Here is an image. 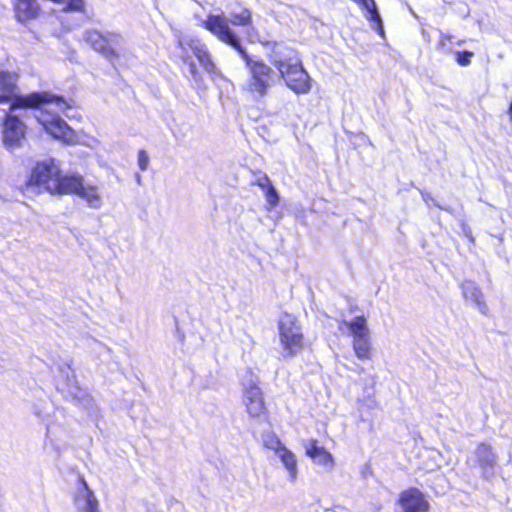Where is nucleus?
I'll list each match as a JSON object with an SVG mask.
<instances>
[{
  "instance_id": "f257e3e1",
  "label": "nucleus",
  "mask_w": 512,
  "mask_h": 512,
  "mask_svg": "<svg viewBox=\"0 0 512 512\" xmlns=\"http://www.w3.org/2000/svg\"><path fill=\"white\" fill-rule=\"evenodd\" d=\"M19 74L14 71H0V104H10V110L38 109V121L45 131L55 139H64V121L60 116L64 98L50 92L18 94Z\"/></svg>"
},
{
  "instance_id": "f03ea898",
  "label": "nucleus",
  "mask_w": 512,
  "mask_h": 512,
  "mask_svg": "<svg viewBox=\"0 0 512 512\" xmlns=\"http://www.w3.org/2000/svg\"><path fill=\"white\" fill-rule=\"evenodd\" d=\"M200 26L218 41L233 48L243 59L249 72L245 91L257 99L266 96L274 81V70L263 60H253L250 57L240 36L229 27L225 15L210 13L201 21Z\"/></svg>"
},
{
  "instance_id": "7ed1b4c3",
  "label": "nucleus",
  "mask_w": 512,
  "mask_h": 512,
  "mask_svg": "<svg viewBox=\"0 0 512 512\" xmlns=\"http://www.w3.org/2000/svg\"><path fill=\"white\" fill-rule=\"evenodd\" d=\"M25 187L35 189L38 193L64 194L61 163L53 158L37 161L27 176Z\"/></svg>"
},
{
  "instance_id": "20e7f679",
  "label": "nucleus",
  "mask_w": 512,
  "mask_h": 512,
  "mask_svg": "<svg viewBox=\"0 0 512 512\" xmlns=\"http://www.w3.org/2000/svg\"><path fill=\"white\" fill-rule=\"evenodd\" d=\"M273 65L287 87L294 93L307 94L311 90V78L294 50L285 58L275 60Z\"/></svg>"
},
{
  "instance_id": "39448f33",
  "label": "nucleus",
  "mask_w": 512,
  "mask_h": 512,
  "mask_svg": "<svg viewBox=\"0 0 512 512\" xmlns=\"http://www.w3.org/2000/svg\"><path fill=\"white\" fill-rule=\"evenodd\" d=\"M338 329L341 332L347 330L348 335L352 337V348L358 359L370 360L372 358L373 347L370 329L364 315H358L349 321L341 320Z\"/></svg>"
},
{
  "instance_id": "423d86ee",
  "label": "nucleus",
  "mask_w": 512,
  "mask_h": 512,
  "mask_svg": "<svg viewBox=\"0 0 512 512\" xmlns=\"http://www.w3.org/2000/svg\"><path fill=\"white\" fill-rule=\"evenodd\" d=\"M280 344L284 356L293 357L305 347V338L297 318L290 313H283L278 321Z\"/></svg>"
},
{
  "instance_id": "0eeeda50",
  "label": "nucleus",
  "mask_w": 512,
  "mask_h": 512,
  "mask_svg": "<svg viewBox=\"0 0 512 512\" xmlns=\"http://www.w3.org/2000/svg\"><path fill=\"white\" fill-rule=\"evenodd\" d=\"M178 46L181 49L182 62L188 66L190 74L196 81H199L201 76L195 62L192 59L193 56L198 60L200 65L206 71L214 72L215 64L212 60L211 53L204 44L200 43V41L195 39H188L185 41H180Z\"/></svg>"
},
{
  "instance_id": "6e6552de",
  "label": "nucleus",
  "mask_w": 512,
  "mask_h": 512,
  "mask_svg": "<svg viewBox=\"0 0 512 512\" xmlns=\"http://www.w3.org/2000/svg\"><path fill=\"white\" fill-rule=\"evenodd\" d=\"M66 194L83 199L92 208H99L102 204L98 187L87 183L84 177L78 174L66 175Z\"/></svg>"
},
{
  "instance_id": "1a4fd4ad",
  "label": "nucleus",
  "mask_w": 512,
  "mask_h": 512,
  "mask_svg": "<svg viewBox=\"0 0 512 512\" xmlns=\"http://www.w3.org/2000/svg\"><path fill=\"white\" fill-rule=\"evenodd\" d=\"M117 34H104L97 29H89L85 32L84 41L96 52L101 54L110 62L118 60L120 53L113 46L114 39L118 38Z\"/></svg>"
},
{
  "instance_id": "9d476101",
  "label": "nucleus",
  "mask_w": 512,
  "mask_h": 512,
  "mask_svg": "<svg viewBox=\"0 0 512 512\" xmlns=\"http://www.w3.org/2000/svg\"><path fill=\"white\" fill-rule=\"evenodd\" d=\"M243 403L245 405L246 412L251 418H268L269 412L264 400V395L257 383H251L244 388Z\"/></svg>"
},
{
  "instance_id": "9b49d317",
  "label": "nucleus",
  "mask_w": 512,
  "mask_h": 512,
  "mask_svg": "<svg viewBox=\"0 0 512 512\" xmlns=\"http://www.w3.org/2000/svg\"><path fill=\"white\" fill-rule=\"evenodd\" d=\"M397 504L401 512H429L430 510V504L424 493L416 487H409L401 491Z\"/></svg>"
},
{
  "instance_id": "f8f14e48",
  "label": "nucleus",
  "mask_w": 512,
  "mask_h": 512,
  "mask_svg": "<svg viewBox=\"0 0 512 512\" xmlns=\"http://www.w3.org/2000/svg\"><path fill=\"white\" fill-rule=\"evenodd\" d=\"M25 137V125L21 119L12 114H6L2 121V140L10 148L20 145Z\"/></svg>"
},
{
  "instance_id": "ddd939ff",
  "label": "nucleus",
  "mask_w": 512,
  "mask_h": 512,
  "mask_svg": "<svg viewBox=\"0 0 512 512\" xmlns=\"http://www.w3.org/2000/svg\"><path fill=\"white\" fill-rule=\"evenodd\" d=\"M305 454L316 464L332 469L335 461L333 455L323 446H319L317 439H310L305 445Z\"/></svg>"
},
{
  "instance_id": "4468645a",
  "label": "nucleus",
  "mask_w": 512,
  "mask_h": 512,
  "mask_svg": "<svg viewBox=\"0 0 512 512\" xmlns=\"http://www.w3.org/2000/svg\"><path fill=\"white\" fill-rule=\"evenodd\" d=\"M462 296L465 300L472 302L483 314H488L489 309L485 302L481 289L473 280H464L460 284Z\"/></svg>"
},
{
  "instance_id": "2eb2a0df",
  "label": "nucleus",
  "mask_w": 512,
  "mask_h": 512,
  "mask_svg": "<svg viewBox=\"0 0 512 512\" xmlns=\"http://www.w3.org/2000/svg\"><path fill=\"white\" fill-rule=\"evenodd\" d=\"M13 9L15 18L22 23L37 18L40 7L34 0H14Z\"/></svg>"
},
{
  "instance_id": "dca6fc26",
  "label": "nucleus",
  "mask_w": 512,
  "mask_h": 512,
  "mask_svg": "<svg viewBox=\"0 0 512 512\" xmlns=\"http://www.w3.org/2000/svg\"><path fill=\"white\" fill-rule=\"evenodd\" d=\"M475 465L486 471L494 468L497 463V456L493 452L490 444L481 442L479 443L474 451Z\"/></svg>"
},
{
  "instance_id": "f3484780",
  "label": "nucleus",
  "mask_w": 512,
  "mask_h": 512,
  "mask_svg": "<svg viewBox=\"0 0 512 512\" xmlns=\"http://www.w3.org/2000/svg\"><path fill=\"white\" fill-rule=\"evenodd\" d=\"M356 3L362 10L367 12L366 18L372 24V27L376 30V32L384 37V26L381 19V16L378 12L377 5L375 0H352Z\"/></svg>"
},
{
  "instance_id": "a211bd4d",
  "label": "nucleus",
  "mask_w": 512,
  "mask_h": 512,
  "mask_svg": "<svg viewBox=\"0 0 512 512\" xmlns=\"http://www.w3.org/2000/svg\"><path fill=\"white\" fill-rule=\"evenodd\" d=\"M228 20L229 27L230 24L233 26L243 27V28H253V13L251 9L247 7H241L239 11H233L230 14V20L225 16Z\"/></svg>"
},
{
  "instance_id": "6ab92c4d",
  "label": "nucleus",
  "mask_w": 512,
  "mask_h": 512,
  "mask_svg": "<svg viewBox=\"0 0 512 512\" xmlns=\"http://www.w3.org/2000/svg\"><path fill=\"white\" fill-rule=\"evenodd\" d=\"M277 455L287 469L290 478L295 480L298 474V468L294 453L285 446L277 453Z\"/></svg>"
},
{
  "instance_id": "aec40b11",
  "label": "nucleus",
  "mask_w": 512,
  "mask_h": 512,
  "mask_svg": "<svg viewBox=\"0 0 512 512\" xmlns=\"http://www.w3.org/2000/svg\"><path fill=\"white\" fill-rule=\"evenodd\" d=\"M81 483L83 485L84 499L86 503L84 512H100L98 500L94 496L93 492L89 489L84 479H81Z\"/></svg>"
},
{
  "instance_id": "412c9836",
  "label": "nucleus",
  "mask_w": 512,
  "mask_h": 512,
  "mask_svg": "<svg viewBox=\"0 0 512 512\" xmlns=\"http://www.w3.org/2000/svg\"><path fill=\"white\" fill-rule=\"evenodd\" d=\"M263 446L266 449L272 450L276 454L285 447L280 438L274 432H266L263 434Z\"/></svg>"
},
{
  "instance_id": "4be33fe9",
  "label": "nucleus",
  "mask_w": 512,
  "mask_h": 512,
  "mask_svg": "<svg viewBox=\"0 0 512 512\" xmlns=\"http://www.w3.org/2000/svg\"><path fill=\"white\" fill-rule=\"evenodd\" d=\"M66 12H76L87 15L85 0H66Z\"/></svg>"
},
{
  "instance_id": "5701e85b",
  "label": "nucleus",
  "mask_w": 512,
  "mask_h": 512,
  "mask_svg": "<svg viewBox=\"0 0 512 512\" xmlns=\"http://www.w3.org/2000/svg\"><path fill=\"white\" fill-rule=\"evenodd\" d=\"M263 192L270 207H276L279 204V195L273 184L264 189Z\"/></svg>"
},
{
  "instance_id": "b1692460",
  "label": "nucleus",
  "mask_w": 512,
  "mask_h": 512,
  "mask_svg": "<svg viewBox=\"0 0 512 512\" xmlns=\"http://www.w3.org/2000/svg\"><path fill=\"white\" fill-rule=\"evenodd\" d=\"M474 53L472 51L464 50L456 53V62L460 66H468L471 63Z\"/></svg>"
},
{
  "instance_id": "393cba45",
  "label": "nucleus",
  "mask_w": 512,
  "mask_h": 512,
  "mask_svg": "<svg viewBox=\"0 0 512 512\" xmlns=\"http://www.w3.org/2000/svg\"><path fill=\"white\" fill-rule=\"evenodd\" d=\"M80 140L79 134L66 123V145L77 144Z\"/></svg>"
},
{
  "instance_id": "a878e982",
  "label": "nucleus",
  "mask_w": 512,
  "mask_h": 512,
  "mask_svg": "<svg viewBox=\"0 0 512 512\" xmlns=\"http://www.w3.org/2000/svg\"><path fill=\"white\" fill-rule=\"evenodd\" d=\"M138 165L141 171H145L149 165V157L145 150L138 151Z\"/></svg>"
},
{
  "instance_id": "bb28decb",
  "label": "nucleus",
  "mask_w": 512,
  "mask_h": 512,
  "mask_svg": "<svg viewBox=\"0 0 512 512\" xmlns=\"http://www.w3.org/2000/svg\"><path fill=\"white\" fill-rule=\"evenodd\" d=\"M252 185L258 186L262 190L266 189L267 187L271 186L272 183L269 179V177L266 174H262L258 179H256Z\"/></svg>"
},
{
  "instance_id": "cd10ccee",
  "label": "nucleus",
  "mask_w": 512,
  "mask_h": 512,
  "mask_svg": "<svg viewBox=\"0 0 512 512\" xmlns=\"http://www.w3.org/2000/svg\"><path fill=\"white\" fill-rule=\"evenodd\" d=\"M452 36L450 34L441 33L438 40V48H445L452 43Z\"/></svg>"
},
{
  "instance_id": "c85d7f7f",
  "label": "nucleus",
  "mask_w": 512,
  "mask_h": 512,
  "mask_svg": "<svg viewBox=\"0 0 512 512\" xmlns=\"http://www.w3.org/2000/svg\"><path fill=\"white\" fill-rule=\"evenodd\" d=\"M246 40L248 43L260 42L259 35L257 32L247 31Z\"/></svg>"
},
{
  "instance_id": "c756f323",
  "label": "nucleus",
  "mask_w": 512,
  "mask_h": 512,
  "mask_svg": "<svg viewBox=\"0 0 512 512\" xmlns=\"http://www.w3.org/2000/svg\"><path fill=\"white\" fill-rule=\"evenodd\" d=\"M508 115H509L510 121L512 122V102L508 106Z\"/></svg>"
}]
</instances>
